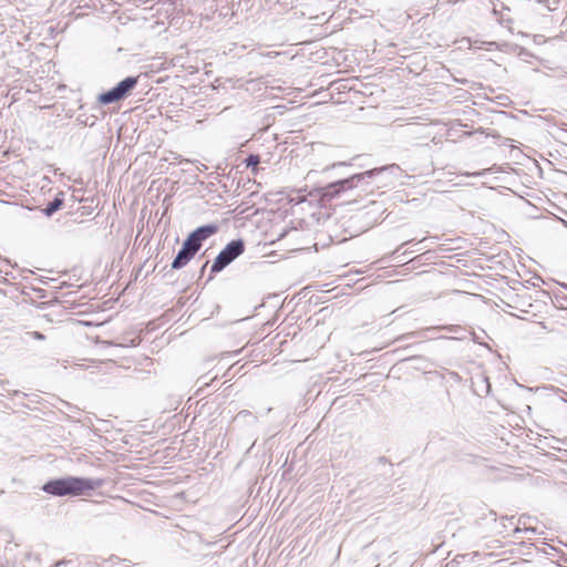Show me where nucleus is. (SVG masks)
<instances>
[{
	"label": "nucleus",
	"instance_id": "39448f33",
	"mask_svg": "<svg viewBox=\"0 0 567 567\" xmlns=\"http://www.w3.org/2000/svg\"><path fill=\"white\" fill-rule=\"evenodd\" d=\"M199 250L198 246L192 243L190 239H186L183 244L182 249L177 252L176 257L172 262L173 269H181L185 267L195 254Z\"/></svg>",
	"mask_w": 567,
	"mask_h": 567
},
{
	"label": "nucleus",
	"instance_id": "f8f14e48",
	"mask_svg": "<svg viewBox=\"0 0 567 567\" xmlns=\"http://www.w3.org/2000/svg\"><path fill=\"white\" fill-rule=\"evenodd\" d=\"M483 382L486 384L485 394H488V392H489V383L487 382L486 378L483 379Z\"/></svg>",
	"mask_w": 567,
	"mask_h": 567
},
{
	"label": "nucleus",
	"instance_id": "9b49d317",
	"mask_svg": "<svg viewBox=\"0 0 567 567\" xmlns=\"http://www.w3.org/2000/svg\"><path fill=\"white\" fill-rule=\"evenodd\" d=\"M343 165H348V164L346 162L333 163L331 166L327 167L326 171H328L330 168H334L337 166H343Z\"/></svg>",
	"mask_w": 567,
	"mask_h": 567
},
{
	"label": "nucleus",
	"instance_id": "7ed1b4c3",
	"mask_svg": "<svg viewBox=\"0 0 567 567\" xmlns=\"http://www.w3.org/2000/svg\"><path fill=\"white\" fill-rule=\"evenodd\" d=\"M245 250V245L241 239L231 240L226 245V247L218 254L216 259L214 260L210 271L219 272L225 267H227L230 262H233L238 256H240Z\"/></svg>",
	"mask_w": 567,
	"mask_h": 567
},
{
	"label": "nucleus",
	"instance_id": "423d86ee",
	"mask_svg": "<svg viewBox=\"0 0 567 567\" xmlns=\"http://www.w3.org/2000/svg\"><path fill=\"white\" fill-rule=\"evenodd\" d=\"M218 227L216 225H205L195 229L187 238L192 240L200 249L202 243L216 234Z\"/></svg>",
	"mask_w": 567,
	"mask_h": 567
},
{
	"label": "nucleus",
	"instance_id": "0eeeda50",
	"mask_svg": "<svg viewBox=\"0 0 567 567\" xmlns=\"http://www.w3.org/2000/svg\"><path fill=\"white\" fill-rule=\"evenodd\" d=\"M63 205V200L61 198H54L52 202H50L45 208L43 209V213L47 216L53 215L56 210H59Z\"/></svg>",
	"mask_w": 567,
	"mask_h": 567
},
{
	"label": "nucleus",
	"instance_id": "20e7f679",
	"mask_svg": "<svg viewBox=\"0 0 567 567\" xmlns=\"http://www.w3.org/2000/svg\"><path fill=\"white\" fill-rule=\"evenodd\" d=\"M137 84V78L128 76L121 81L116 86L107 92L100 94L99 102L111 104L124 99Z\"/></svg>",
	"mask_w": 567,
	"mask_h": 567
},
{
	"label": "nucleus",
	"instance_id": "f257e3e1",
	"mask_svg": "<svg viewBox=\"0 0 567 567\" xmlns=\"http://www.w3.org/2000/svg\"><path fill=\"white\" fill-rule=\"evenodd\" d=\"M103 483L102 478L68 476L47 482L42 489L54 496H80L100 488Z\"/></svg>",
	"mask_w": 567,
	"mask_h": 567
},
{
	"label": "nucleus",
	"instance_id": "1a4fd4ad",
	"mask_svg": "<svg viewBox=\"0 0 567 567\" xmlns=\"http://www.w3.org/2000/svg\"><path fill=\"white\" fill-rule=\"evenodd\" d=\"M442 329H446L451 332H457L460 330L458 326H450V327H442Z\"/></svg>",
	"mask_w": 567,
	"mask_h": 567
},
{
	"label": "nucleus",
	"instance_id": "f03ea898",
	"mask_svg": "<svg viewBox=\"0 0 567 567\" xmlns=\"http://www.w3.org/2000/svg\"><path fill=\"white\" fill-rule=\"evenodd\" d=\"M399 166L395 164L373 168L365 171L360 174H354L349 178H344L334 183H331L319 189V195L322 200H332L338 197L342 192L358 187L360 184H368L370 179L385 173L398 171Z\"/></svg>",
	"mask_w": 567,
	"mask_h": 567
},
{
	"label": "nucleus",
	"instance_id": "4468645a",
	"mask_svg": "<svg viewBox=\"0 0 567 567\" xmlns=\"http://www.w3.org/2000/svg\"><path fill=\"white\" fill-rule=\"evenodd\" d=\"M474 175H475V176H482V175H484V171H483V172H480V173H475Z\"/></svg>",
	"mask_w": 567,
	"mask_h": 567
},
{
	"label": "nucleus",
	"instance_id": "6e6552de",
	"mask_svg": "<svg viewBox=\"0 0 567 567\" xmlns=\"http://www.w3.org/2000/svg\"><path fill=\"white\" fill-rule=\"evenodd\" d=\"M245 163L247 167H252L254 169H256L257 165L260 163V157L259 155L250 154L245 159Z\"/></svg>",
	"mask_w": 567,
	"mask_h": 567
},
{
	"label": "nucleus",
	"instance_id": "9d476101",
	"mask_svg": "<svg viewBox=\"0 0 567 567\" xmlns=\"http://www.w3.org/2000/svg\"><path fill=\"white\" fill-rule=\"evenodd\" d=\"M32 337H33L34 339H37V340H42V339H44V336H43L42 333L38 332V331L32 332Z\"/></svg>",
	"mask_w": 567,
	"mask_h": 567
},
{
	"label": "nucleus",
	"instance_id": "ddd939ff",
	"mask_svg": "<svg viewBox=\"0 0 567 567\" xmlns=\"http://www.w3.org/2000/svg\"><path fill=\"white\" fill-rule=\"evenodd\" d=\"M246 415H249V412L248 411H241L237 414L236 419H239L241 416H246Z\"/></svg>",
	"mask_w": 567,
	"mask_h": 567
}]
</instances>
